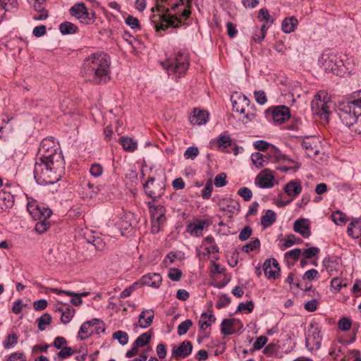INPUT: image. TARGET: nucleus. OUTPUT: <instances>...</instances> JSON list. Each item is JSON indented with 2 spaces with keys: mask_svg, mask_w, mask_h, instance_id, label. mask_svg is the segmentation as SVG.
<instances>
[{
  "mask_svg": "<svg viewBox=\"0 0 361 361\" xmlns=\"http://www.w3.org/2000/svg\"><path fill=\"white\" fill-rule=\"evenodd\" d=\"M104 173L103 166L97 163L93 164L90 168V173L94 178L100 177Z\"/></svg>",
  "mask_w": 361,
  "mask_h": 361,
  "instance_id": "6e6d98bb",
  "label": "nucleus"
},
{
  "mask_svg": "<svg viewBox=\"0 0 361 361\" xmlns=\"http://www.w3.org/2000/svg\"><path fill=\"white\" fill-rule=\"evenodd\" d=\"M51 322V317L48 313L43 314L39 318L37 319V326L40 331L45 330L47 326L49 325Z\"/></svg>",
  "mask_w": 361,
  "mask_h": 361,
  "instance_id": "de8ad7c7",
  "label": "nucleus"
},
{
  "mask_svg": "<svg viewBox=\"0 0 361 361\" xmlns=\"http://www.w3.org/2000/svg\"><path fill=\"white\" fill-rule=\"evenodd\" d=\"M219 209L230 214H233L240 209V204L238 201L231 198H222L218 202Z\"/></svg>",
  "mask_w": 361,
  "mask_h": 361,
  "instance_id": "5701e85b",
  "label": "nucleus"
},
{
  "mask_svg": "<svg viewBox=\"0 0 361 361\" xmlns=\"http://www.w3.org/2000/svg\"><path fill=\"white\" fill-rule=\"evenodd\" d=\"M267 121L275 126L288 130H296L301 125V120L295 114H266Z\"/></svg>",
  "mask_w": 361,
  "mask_h": 361,
  "instance_id": "423d86ee",
  "label": "nucleus"
},
{
  "mask_svg": "<svg viewBox=\"0 0 361 361\" xmlns=\"http://www.w3.org/2000/svg\"><path fill=\"white\" fill-rule=\"evenodd\" d=\"M59 30L63 35L75 34L78 31V27L71 22H63L60 24Z\"/></svg>",
  "mask_w": 361,
  "mask_h": 361,
  "instance_id": "79ce46f5",
  "label": "nucleus"
},
{
  "mask_svg": "<svg viewBox=\"0 0 361 361\" xmlns=\"http://www.w3.org/2000/svg\"><path fill=\"white\" fill-rule=\"evenodd\" d=\"M260 247V241L258 238H255L250 243H246L242 247V251L245 253H249L255 250Z\"/></svg>",
  "mask_w": 361,
  "mask_h": 361,
  "instance_id": "3c124183",
  "label": "nucleus"
},
{
  "mask_svg": "<svg viewBox=\"0 0 361 361\" xmlns=\"http://www.w3.org/2000/svg\"><path fill=\"white\" fill-rule=\"evenodd\" d=\"M216 143L218 149L222 152H226V149L232 145V139L227 132H224L216 138Z\"/></svg>",
  "mask_w": 361,
  "mask_h": 361,
  "instance_id": "7c9ffc66",
  "label": "nucleus"
},
{
  "mask_svg": "<svg viewBox=\"0 0 361 361\" xmlns=\"http://www.w3.org/2000/svg\"><path fill=\"white\" fill-rule=\"evenodd\" d=\"M324 66L326 71L336 75L343 76L346 72L343 60L336 56H330L325 59Z\"/></svg>",
  "mask_w": 361,
  "mask_h": 361,
  "instance_id": "2eb2a0df",
  "label": "nucleus"
},
{
  "mask_svg": "<svg viewBox=\"0 0 361 361\" xmlns=\"http://www.w3.org/2000/svg\"><path fill=\"white\" fill-rule=\"evenodd\" d=\"M38 155L34 168L36 182L44 185L58 182L65 172V161L58 142L52 137L44 138Z\"/></svg>",
  "mask_w": 361,
  "mask_h": 361,
  "instance_id": "f257e3e1",
  "label": "nucleus"
},
{
  "mask_svg": "<svg viewBox=\"0 0 361 361\" xmlns=\"http://www.w3.org/2000/svg\"><path fill=\"white\" fill-rule=\"evenodd\" d=\"M302 145L308 157H312L318 154L319 149L315 140L307 137L302 141Z\"/></svg>",
  "mask_w": 361,
  "mask_h": 361,
  "instance_id": "72a5a7b5",
  "label": "nucleus"
},
{
  "mask_svg": "<svg viewBox=\"0 0 361 361\" xmlns=\"http://www.w3.org/2000/svg\"><path fill=\"white\" fill-rule=\"evenodd\" d=\"M226 174L221 173L216 175L214 179V184L217 188H221L227 185Z\"/></svg>",
  "mask_w": 361,
  "mask_h": 361,
  "instance_id": "052dcab7",
  "label": "nucleus"
},
{
  "mask_svg": "<svg viewBox=\"0 0 361 361\" xmlns=\"http://www.w3.org/2000/svg\"><path fill=\"white\" fill-rule=\"evenodd\" d=\"M179 6L176 3L171 6V10L175 12L174 15L169 13V8L157 4L155 8H152L154 12L155 9L161 14L153 15L152 16V23H154L157 32L166 30L169 27L174 28L179 27L182 25V20L180 19V11H178Z\"/></svg>",
  "mask_w": 361,
  "mask_h": 361,
  "instance_id": "7ed1b4c3",
  "label": "nucleus"
},
{
  "mask_svg": "<svg viewBox=\"0 0 361 361\" xmlns=\"http://www.w3.org/2000/svg\"><path fill=\"white\" fill-rule=\"evenodd\" d=\"M293 230L300 234L304 238H307L311 235L310 222L306 219H298L294 222Z\"/></svg>",
  "mask_w": 361,
  "mask_h": 361,
  "instance_id": "b1692460",
  "label": "nucleus"
},
{
  "mask_svg": "<svg viewBox=\"0 0 361 361\" xmlns=\"http://www.w3.org/2000/svg\"><path fill=\"white\" fill-rule=\"evenodd\" d=\"M335 106V103L324 90H319L314 95L311 104L312 110L316 113H332Z\"/></svg>",
  "mask_w": 361,
  "mask_h": 361,
  "instance_id": "39448f33",
  "label": "nucleus"
},
{
  "mask_svg": "<svg viewBox=\"0 0 361 361\" xmlns=\"http://www.w3.org/2000/svg\"><path fill=\"white\" fill-rule=\"evenodd\" d=\"M27 209L35 220L48 219L52 214V212L49 208L39 205L36 200L30 198H27Z\"/></svg>",
  "mask_w": 361,
  "mask_h": 361,
  "instance_id": "f8f14e48",
  "label": "nucleus"
},
{
  "mask_svg": "<svg viewBox=\"0 0 361 361\" xmlns=\"http://www.w3.org/2000/svg\"><path fill=\"white\" fill-rule=\"evenodd\" d=\"M209 115V114H190L188 119L192 125L201 126L208 122Z\"/></svg>",
  "mask_w": 361,
  "mask_h": 361,
  "instance_id": "a19ab883",
  "label": "nucleus"
},
{
  "mask_svg": "<svg viewBox=\"0 0 361 361\" xmlns=\"http://www.w3.org/2000/svg\"><path fill=\"white\" fill-rule=\"evenodd\" d=\"M298 24V21L295 17L286 18L282 22L281 28L285 33H290L295 30Z\"/></svg>",
  "mask_w": 361,
  "mask_h": 361,
  "instance_id": "4c0bfd02",
  "label": "nucleus"
},
{
  "mask_svg": "<svg viewBox=\"0 0 361 361\" xmlns=\"http://www.w3.org/2000/svg\"><path fill=\"white\" fill-rule=\"evenodd\" d=\"M264 113H290V110L286 105H276L269 107Z\"/></svg>",
  "mask_w": 361,
  "mask_h": 361,
  "instance_id": "4d7b16f0",
  "label": "nucleus"
},
{
  "mask_svg": "<svg viewBox=\"0 0 361 361\" xmlns=\"http://www.w3.org/2000/svg\"><path fill=\"white\" fill-rule=\"evenodd\" d=\"M199 154V149L196 147H189L184 152V157L186 159L194 160Z\"/></svg>",
  "mask_w": 361,
  "mask_h": 361,
  "instance_id": "680f3d73",
  "label": "nucleus"
},
{
  "mask_svg": "<svg viewBox=\"0 0 361 361\" xmlns=\"http://www.w3.org/2000/svg\"><path fill=\"white\" fill-rule=\"evenodd\" d=\"M302 188L300 180H291L288 181L283 187L284 192L290 197V200L286 201L276 200L275 204L279 207H283L290 204L294 199H295L302 192Z\"/></svg>",
  "mask_w": 361,
  "mask_h": 361,
  "instance_id": "9d476101",
  "label": "nucleus"
},
{
  "mask_svg": "<svg viewBox=\"0 0 361 361\" xmlns=\"http://www.w3.org/2000/svg\"><path fill=\"white\" fill-rule=\"evenodd\" d=\"M169 75H176L180 78L185 74L189 66V57L186 53L178 51L173 58H169L161 63Z\"/></svg>",
  "mask_w": 361,
  "mask_h": 361,
  "instance_id": "20e7f679",
  "label": "nucleus"
},
{
  "mask_svg": "<svg viewBox=\"0 0 361 361\" xmlns=\"http://www.w3.org/2000/svg\"><path fill=\"white\" fill-rule=\"evenodd\" d=\"M347 283H343V279L334 277L331 281V287L335 292H339L343 287H346Z\"/></svg>",
  "mask_w": 361,
  "mask_h": 361,
  "instance_id": "13d9d810",
  "label": "nucleus"
},
{
  "mask_svg": "<svg viewBox=\"0 0 361 361\" xmlns=\"http://www.w3.org/2000/svg\"><path fill=\"white\" fill-rule=\"evenodd\" d=\"M70 14L75 17L79 21L85 25H91L96 19L95 13L92 9H88L84 3H78L73 6L69 10Z\"/></svg>",
  "mask_w": 361,
  "mask_h": 361,
  "instance_id": "1a4fd4ad",
  "label": "nucleus"
},
{
  "mask_svg": "<svg viewBox=\"0 0 361 361\" xmlns=\"http://www.w3.org/2000/svg\"><path fill=\"white\" fill-rule=\"evenodd\" d=\"M233 111L235 113H251L256 111L254 104L250 106V100L247 97L239 92H235L231 97Z\"/></svg>",
  "mask_w": 361,
  "mask_h": 361,
  "instance_id": "9b49d317",
  "label": "nucleus"
},
{
  "mask_svg": "<svg viewBox=\"0 0 361 361\" xmlns=\"http://www.w3.org/2000/svg\"><path fill=\"white\" fill-rule=\"evenodd\" d=\"M347 233L352 238H358L361 236V220L355 219L351 221L348 226Z\"/></svg>",
  "mask_w": 361,
  "mask_h": 361,
  "instance_id": "c9c22d12",
  "label": "nucleus"
},
{
  "mask_svg": "<svg viewBox=\"0 0 361 361\" xmlns=\"http://www.w3.org/2000/svg\"><path fill=\"white\" fill-rule=\"evenodd\" d=\"M1 11H11L18 8L17 0H0Z\"/></svg>",
  "mask_w": 361,
  "mask_h": 361,
  "instance_id": "49530a36",
  "label": "nucleus"
},
{
  "mask_svg": "<svg viewBox=\"0 0 361 361\" xmlns=\"http://www.w3.org/2000/svg\"><path fill=\"white\" fill-rule=\"evenodd\" d=\"M331 218V220L338 226H343L348 221L346 215L340 211H335L332 212Z\"/></svg>",
  "mask_w": 361,
  "mask_h": 361,
  "instance_id": "c03bdc74",
  "label": "nucleus"
},
{
  "mask_svg": "<svg viewBox=\"0 0 361 361\" xmlns=\"http://www.w3.org/2000/svg\"><path fill=\"white\" fill-rule=\"evenodd\" d=\"M251 160L252 164L257 169H260L268 164V159L260 152H255L251 155Z\"/></svg>",
  "mask_w": 361,
  "mask_h": 361,
  "instance_id": "ea45409f",
  "label": "nucleus"
},
{
  "mask_svg": "<svg viewBox=\"0 0 361 361\" xmlns=\"http://www.w3.org/2000/svg\"><path fill=\"white\" fill-rule=\"evenodd\" d=\"M302 256V250L294 248L284 254V260L288 267L293 266Z\"/></svg>",
  "mask_w": 361,
  "mask_h": 361,
  "instance_id": "c756f323",
  "label": "nucleus"
},
{
  "mask_svg": "<svg viewBox=\"0 0 361 361\" xmlns=\"http://www.w3.org/2000/svg\"><path fill=\"white\" fill-rule=\"evenodd\" d=\"M144 190L147 196L154 200L160 197L163 194L162 187L159 185H155V179L154 178H148L144 185Z\"/></svg>",
  "mask_w": 361,
  "mask_h": 361,
  "instance_id": "412c9836",
  "label": "nucleus"
},
{
  "mask_svg": "<svg viewBox=\"0 0 361 361\" xmlns=\"http://www.w3.org/2000/svg\"><path fill=\"white\" fill-rule=\"evenodd\" d=\"M338 109L343 113H355L361 109V90L353 92L350 99L339 103Z\"/></svg>",
  "mask_w": 361,
  "mask_h": 361,
  "instance_id": "dca6fc26",
  "label": "nucleus"
},
{
  "mask_svg": "<svg viewBox=\"0 0 361 361\" xmlns=\"http://www.w3.org/2000/svg\"><path fill=\"white\" fill-rule=\"evenodd\" d=\"M263 269L268 280H276L280 276L279 264L274 258L267 259L264 262Z\"/></svg>",
  "mask_w": 361,
  "mask_h": 361,
  "instance_id": "a211bd4d",
  "label": "nucleus"
},
{
  "mask_svg": "<svg viewBox=\"0 0 361 361\" xmlns=\"http://www.w3.org/2000/svg\"><path fill=\"white\" fill-rule=\"evenodd\" d=\"M162 282V277L159 274L149 273L140 278V283L144 286L158 288Z\"/></svg>",
  "mask_w": 361,
  "mask_h": 361,
  "instance_id": "393cba45",
  "label": "nucleus"
},
{
  "mask_svg": "<svg viewBox=\"0 0 361 361\" xmlns=\"http://www.w3.org/2000/svg\"><path fill=\"white\" fill-rule=\"evenodd\" d=\"M98 188L94 186L90 182L87 181L84 183L82 190L81 192L82 197L86 200H91L96 197L98 193Z\"/></svg>",
  "mask_w": 361,
  "mask_h": 361,
  "instance_id": "473e14b6",
  "label": "nucleus"
},
{
  "mask_svg": "<svg viewBox=\"0 0 361 361\" xmlns=\"http://www.w3.org/2000/svg\"><path fill=\"white\" fill-rule=\"evenodd\" d=\"M231 302V298L227 295H221L219 297L218 300L216 303V307L217 309H221L228 306Z\"/></svg>",
  "mask_w": 361,
  "mask_h": 361,
  "instance_id": "e2e57ef3",
  "label": "nucleus"
},
{
  "mask_svg": "<svg viewBox=\"0 0 361 361\" xmlns=\"http://www.w3.org/2000/svg\"><path fill=\"white\" fill-rule=\"evenodd\" d=\"M151 337L152 334L149 332H145L140 335L134 342L137 346L144 347L149 342Z\"/></svg>",
  "mask_w": 361,
  "mask_h": 361,
  "instance_id": "603ef678",
  "label": "nucleus"
},
{
  "mask_svg": "<svg viewBox=\"0 0 361 361\" xmlns=\"http://www.w3.org/2000/svg\"><path fill=\"white\" fill-rule=\"evenodd\" d=\"M216 322V317L212 311L202 312L198 322L200 328L199 338L204 339L209 338L212 324Z\"/></svg>",
  "mask_w": 361,
  "mask_h": 361,
  "instance_id": "ddd939ff",
  "label": "nucleus"
},
{
  "mask_svg": "<svg viewBox=\"0 0 361 361\" xmlns=\"http://www.w3.org/2000/svg\"><path fill=\"white\" fill-rule=\"evenodd\" d=\"M75 352V351L72 348L64 346L61 348V350L57 353V355L61 359H66L73 355Z\"/></svg>",
  "mask_w": 361,
  "mask_h": 361,
  "instance_id": "774afa93",
  "label": "nucleus"
},
{
  "mask_svg": "<svg viewBox=\"0 0 361 361\" xmlns=\"http://www.w3.org/2000/svg\"><path fill=\"white\" fill-rule=\"evenodd\" d=\"M276 220V213L269 209L261 217V224L264 228L271 226Z\"/></svg>",
  "mask_w": 361,
  "mask_h": 361,
  "instance_id": "58836bf2",
  "label": "nucleus"
},
{
  "mask_svg": "<svg viewBox=\"0 0 361 361\" xmlns=\"http://www.w3.org/2000/svg\"><path fill=\"white\" fill-rule=\"evenodd\" d=\"M322 344V337L319 333L314 331L311 335L306 338V346L310 350H317L320 348Z\"/></svg>",
  "mask_w": 361,
  "mask_h": 361,
  "instance_id": "c85d7f7f",
  "label": "nucleus"
},
{
  "mask_svg": "<svg viewBox=\"0 0 361 361\" xmlns=\"http://www.w3.org/2000/svg\"><path fill=\"white\" fill-rule=\"evenodd\" d=\"M192 350V343L189 341H184L178 346L173 345L172 347L171 356L176 360L184 359L191 354Z\"/></svg>",
  "mask_w": 361,
  "mask_h": 361,
  "instance_id": "6ab92c4d",
  "label": "nucleus"
},
{
  "mask_svg": "<svg viewBox=\"0 0 361 361\" xmlns=\"http://www.w3.org/2000/svg\"><path fill=\"white\" fill-rule=\"evenodd\" d=\"M126 23L133 30H140L141 26L138 19L133 16H128L125 19Z\"/></svg>",
  "mask_w": 361,
  "mask_h": 361,
  "instance_id": "0e129e2a",
  "label": "nucleus"
},
{
  "mask_svg": "<svg viewBox=\"0 0 361 361\" xmlns=\"http://www.w3.org/2000/svg\"><path fill=\"white\" fill-rule=\"evenodd\" d=\"M18 342V336L16 334L8 335L3 342V346L5 349H10Z\"/></svg>",
  "mask_w": 361,
  "mask_h": 361,
  "instance_id": "bf43d9fd",
  "label": "nucleus"
},
{
  "mask_svg": "<svg viewBox=\"0 0 361 361\" xmlns=\"http://www.w3.org/2000/svg\"><path fill=\"white\" fill-rule=\"evenodd\" d=\"M110 56L104 52L94 53L83 60L80 74L93 85L107 83L111 79Z\"/></svg>",
  "mask_w": 361,
  "mask_h": 361,
  "instance_id": "f03ea898",
  "label": "nucleus"
},
{
  "mask_svg": "<svg viewBox=\"0 0 361 361\" xmlns=\"http://www.w3.org/2000/svg\"><path fill=\"white\" fill-rule=\"evenodd\" d=\"M150 219L151 232L153 234L158 233L166 223V208L161 204H152L148 203Z\"/></svg>",
  "mask_w": 361,
  "mask_h": 361,
  "instance_id": "0eeeda50",
  "label": "nucleus"
},
{
  "mask_svg": "<svg viewBox=\"0 0 361 361\" xmlns=\"http://www.w3.org/2000/svg\"><path fill=\"white\" fill-rule=\"evenodd\" d=\"M176 4L179 6H184L185 7L180 13V16H182L185 19L189 18L191 14L190 8L192 5V0H179Z\"/></svg>",
  "mask_w": 361,
  "mask_h": 361,
  "instance_id": "a18cd8bd",
  "label": "nucleus"
},
{
  "mask_svg": "<svg viewBox=\"0 0 361 361\" xmlns=\"http://www.w3.org/2000/svg\"><path fill=\"white\" fill-rule=\"evenodd\" d=\"M339 118L341 122L348 128L353 125H355L356 128L361 126V114H339Z\"/></svg>",
  "mask_w": 361,
  "mask_h": 361,
  "instance_id": "cd10ccee",
  "label": "nucleus"
},
{
  "mask_svg": "<svg viewBox=\"0 0 361 361\" xmlns=\"http://www.w3.org/2000/svg\"><path fill=\"white\" fill-rule=\"evenodd\" d=\"M112 338L118 341V342L122 345H126L129 340L128 334L121 330L115 331L112 335Z\"/></svg>",
  "mask_w": 361,
  "mask_h": 361,
  "instance_id": "09e8293b",
  "label": "nucleus"
},
{
  "mask_svg": "<svg viewBox=\"0 0 361 361\" xmlns=\"http://www.w3.org/2000/svg\"><path fill=\"white\" fill-rule=\"evenodd\" d=\"M207 226V224L204 220H199L194 221L187 226V231L195 237H200L203 235V230Z\"/></svg>",
  "mask_w": 361,
  "mask_h": 361,
  "instance_id": "a878e982",
  "label": "nucleus"
},
{
  "mask_svg": "<svg viewBox=\"0 0 361 361\" xmlns=\"http://www.w3.org/2000/svg\"><path fill=\"white\" fill-rule=\"evenodd\" d=\"M14 204V197L8 191H0V212H2L9 208H11Z\"/></svg>",
  "mask_w": 361,
  "mask_h": 361,
  "instance_id": "bb28decb",
  "label": "nucleus"
},
{
  "mask_svg": "<svg viewBox=\"0 0 361 361\" xmlns=\"http://www.w3.org/2000/svg\"><path fill=\"white\" fill-rule=\"evenodd\" d=\"M255 184L258 188L262 189L272 188L277 184L274 172L269 169L262 170L256 176Z\"/></svg>",
  "mask_w": 361,
  "mask_h": 361,
  "instance_id": "4468645a",
  "label": "nucleus"
},
{
  "mask_svg": "<svg viewBox=\"0 0 361 361\" xmlns=\"http://www.w3.org/2000/svg\"><path fill=\"white\" fill-rule=\"evenodd\" d=\"M50 222L47 221V219H42L38 220V222L35 224V229L38 233H43L50 228Z\"/></svg>",
  "mask_w": 361,
  "mask_h": 361,
  "instance_id": "8fccbe9b",
  "label": "nucleus"
},
{
  "mask_svg": "<svg viewBox=\"0 0 361 361\" xmlns=\"http://www.w3.org/2000/svg\"><path fill=\"white\" fill-rule=\"evenodd\" d=\"M192 322L190 319H186L184 322H181L177 329V333L179 336H183L185 334L189 329L192 326Z\"/></svg>",
  "mask_w": 361,
  "mask_h": 361,
  "instance_id": "5fc2aeb1",
  "label": "nucleus"
},
{
  "mask_svg": "<svg viewBox=\"0 0 361 361\" xmlns=\"http://www.w3.org/2000/svg\"><path fill=\"white\" fill-rule=\"evenodd\" d=\"M55 311L61 313V322L64 324H68L75 313L73 307L66 303L61 302L56 306Z\"/></svg>",
  "mask_w": 361,
  "mask_h": 361,
  "instance_id": "aec40b11",
  "label": "nucleus"
},
{
  "mask_svg": "<svg viewBox=\"0 0 361 361\" xmlns=\"http://www.w3.org/2000/svg\"><path fill=\"white\" fill-rule=\"evenodd\" d=\"M202 251L197 250V255L200 259L210 261H217L219 259V248L213 236L204 238L201 244Z\"/></svg>",
  "mask_w": 361,
  "mask_h": 361,
  "instance_id": "6e6552de",
  "label": "nucleus"
},
{
  "mask_svg": "<svg viewBox=\"0 0 361 361\" xmlns=\"http://www.w3.org/2000/svg\"><path fill=\"white\" fill-rule=\"evenodd\" d=\"M243 327V324L240 319L231 318L224 319L220 325V331L224 336L232 335Z\"/></svg>",
  "mask_w": 361,
  "mask_h": 361,
  "instance_id": "f3484780",
  "label": "nucleus"
},
{
  "mask_svg": "<svg viewBox=\"0 0 361 361\" xmlns=\"http://www.w3.org/2000/svg\"><path fill=\"white\" fill-rule=\"evenodd\" d=\"M91 326L90 320L86 321L82 324L78 332L77 338L80 341H83L90 338L94 334Z\"/></svg>",
  "mask_w": 361,
  "mask_h": 361,
  "instance_id": "f704fd0d",
  "label": "nucleus"
},
{
  "mask_svg": "<svg viewBox=\"0 0 361 361\" xmlns=\"http://www.w3.org/2000/svg\"><path fill=\"white\" fill-rule=\"evenodd\" d=\"M323 264L330 275L334 274L338 269L339 259L333 257H326L323 260Z\"/></svg>",
  "mask_w": 361,
  "mask_h": 361,
  "instance_id": "e433bc0d",
  "label": "nucleus"
},
{
  "mask_svg": "<svg viewBox=\"0 0 361 361\" xmlns=\"http://www.w3.org/2000/svg\"><path fill=\"white\" fill-rule=\"evenodd\" d=\"M238 195H240L245 201L247 202L251 200L252 197V192L250 188L243 187L238 190Z\"/></svg>",
  "mask_w": 361,
  "mask_h": 361,
  "instance_id": "338daca9",
  "label": "nucleus"
},
{
  "mask_svg": "<svg viewBox=\"0 0 361 361\" xmlns=\"http://www.w3.org/2000/svg\"><path fill=\"white\" fill-rule=\"evenodd\" d=\"M296 243L295 236L293 234H288L285 235L284 238L282 240V243L281 245V249L285 250L286 248L290 247L294 245Z\"/></svg>",
  "mask_w": 361,
  "mask_h": 361,
  "instance_id": "864d4df0",
  "label": "nucleus"
},
{
  "mask_svg": "<svg viewBox=\"0 0 361 361\" xmlns=\"http://www.w3.org/2000/svg\"><path fill=\"white\" fill-rule=\"evenodd\" d=\"M91 328L94 331V334H99L104 333L106 330V326L104 322L99 319L94 318L90 320Z\"/></svg>",
  "mask_w": 361,
  "mask_h": 361,
  "instance_id": "37998d69",
  "label": "nucleus"
},
{
  "mask_svg": "<svg viewBox=\"0 0 361 361\" xmlns=\"http://www.w3.org/2000/svg\"><path fill=\"white\" fill-rule=\"evenodd\" d=\"M118 142L122 146L124 151L133 152L137 149V142L133 138L128 136H121L118 139Z\"/></svg>",
  "mask_w": 361,
  "mask_h": 361,
  "instance_id": "2f4dec72",
  "label": "nucleus"
},
{
  "mask_svg": "<svg viewBox=\"0 0 361 361\" xmlns=\"http://www.w3.org/2000/svg\"><path fill=\"white\" fill-rule=\"evenodd\" d=\"M154 312L151 309L144 310L141 312L138 317V321L135 324V327L146 329L149 327L154 319Z\"/></svg>",
  "mask_w": 361,
  "mask_h": 361,
  "instance_id": "4be33fe9",
  "label": "nucleus"
},
{
  "mask_svg": "<svg viewBox=\"0 0 361 361\" xmlns=\"http://www.w3.org/2000/svg\"><path fill=\"white\" fill-rule=\"evenodd\" d=\"M319 249L317 247H311L302 250V256L305 259H310L318 255Z\"/></svg>",
  "mask_w": 361,
  "mask_h": 361,
  "instance_id": "69168bd1",
  "label": "nucleus"
}]
</instances>
